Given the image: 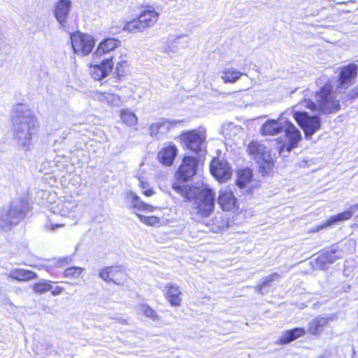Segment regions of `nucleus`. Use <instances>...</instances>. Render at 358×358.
<instances>
[{
    "instance_id": "obj_1",
    "label": "nucleus",
    "mask_w": 358,
    "mask_h": 358,
    "mask_svg": "<svg viewBox=\"0 0 358 358\" xmlns=\"http://www.w3.org/2000/svg\"><path fill=\"white\" fill-rule=\"evenodd\" d=\"M10 121L13 129V138L24 151L32 147L33 136L38 129V122L29 106L19 103L10 111Z\"/></svg>"
},
{
    "instance_id": "obj_2",
    "label": "nucleus",
    "mask_w": 358,
    "mask_h": 358,
    "mask_svg": "<svg viewBox=\"0 0 358 358\" xmlns=\"http://www.w3.org/2000/svg\"><path fill=\"white\" fill-rule=\"evenodd\" d=\"M29 208L27 199L18 198L13 200L9 206L0 210V229L8 231L12 226L17 224L26 216Z\"/></svg>"
},
{
    "instance_id": "obj_3",
    "label": "nucleus",
    "mask_w": 358,
    "mask_h": 358,
    "mask_svg": "<svg viewBox=\"0 0 358 358\" xmlns=\"http://www.w3.org/2000/svg\"><path fill=\"white\" fill-rule=\"evenodd\" d=\"M198 159L193 156H185L177 172L178 182H174L172 185L173 189L183 198L190 200L192 197V193L190 187L184 184V182L193 177L197 172Z\"/></svg>"
},
{
    "instance_id": "obj_4",
    "label": "nucleus",
    "mask_w": 358,
    "mask_h": 358,
    "mask_svg": "<svg viewBox=\"0 0 358 358\" xmlns=\"http://www.w3.org/2000/svg\"><path fill=\"white\" fill-rule=\"evenodd\" d=\"M316 101L305 99L299 103L301 106L314 110L318 109L324 113H331L340 108L339 101L334 99L332 87L327 83L315 94Z\"/></svg>"
},
{
    "instance_id": "obj_5",
    "label": "nucleus",
    "mask_w": 358,
    "mask_h": 358,
    "mask_svg": "<svg viewBox=\"0 0 358 358\" xmlns=\"http://www.w3.org/2000/svg\"><path fill=\"white\" fill-rule=\"evenodd\" d=\"M215 207V194L212 189H202L195 197L192 215L194 219L208 217L213 211Z\"/></svg>"
},
{
    "instance_id": "obj_6",
    "label": "nucleus",
    "mask_w": 358,
    "mask_h": 358,
    "mask_svg": "<svg viewBox=\"0 0 358 358\" xmlns=\"http://www.w3.org/2000/svg\"><path fill=\"white\" fill-rule=\"evenodd\" d=\"M206 130L203 127L184 132L180 136L182 144L196 154L206 150Z\"/></svg>"
},
{
    "instance_id": "obj_7",
    "label": "nucleus",
    "mask_w": 358,
    "mask_h": 358,
    "mask_svg": "<svg viewBox=\"0 0 358 358\" xmlns=\"http://www.w3.org/2000/svg\"><path fill=\"white\" fill-rule=\"evenodd\" d=\"M70 39L73 52L79 56L88 55L95 45V39L92 35L79 31L71 33Z\"/></svg>"
},
{
    "instance_id": "obj_8",
    "label": "nucleus",
    "mask_w": 358,
    "mask_h": 358,
    "mask_svg": "<svg viewBox=\"0 0 358 358\" xmlns=\"http://www.w3.org/2000/svg\"><path fill=\"white\" fill-rule=\"evenodd\" d=\"M78 203V201L72 195H67L50 201L48 208L54 215L66 217L75 212Z\"/></svg>"
},
{
    "instance_id": "obj_9",
    "label": "nucleus",
    "mask_w": 358,
    "mask_h": 358,
    "mask_svg": "<svg viewBox=\"0 0 358 358\" xmlns=\"http://www.w3.org/2000/svg\"><path fill=\"white\" fill-rule=\"evenodd\" d=\"M296 106L292 110L293 117L305 133L306 138H310L321 126L318 116H310L306 112L296 110Z\"/></svg>"
},
{
    "instance_id": "obj_10",
    "label": "nucleus",
    "mask_w": 358,
    "mask_h": 358,
    "mask_svg": "<svg viewBox=\"0 0 358 358\" xmlns=\"http://www.w3.org/2000/svg\"><path fill=\"white\" fill-rule=\"evenodd\" d=\"M248 152L263 169H270L273 166L267 148L264 145L252 141L248 146Z\"/></svg>"
},
{
    "instance_id": "obj_11",
    "label": "nucleus",
    "mask_w": 358,
    "mask_h": 358,
    "mask_svg": "<svg viewBox=\"0 0 358 358\" xmlns=\"http://www.w3.org/2000/svg\"><path fill=\"white\" fill-rule=\"evenodd\" d=\"M114 62L113 57H106L101 59H96L90 66V73L92 78L96 80H101L107 77L113 68Z\"/></svg>"
},
{
    "instance_id": "obj_12",
    "label": "nucleus",
    "mask_w": 358,
    "mask_h": 358,
    "mask_svg": "<svg viewBox=\"0 0 358 358\" xmlns=\"http://www.w3.org/2000/svg\"><path fill=\"white\" fill-rule=\"evenodd\" d=\"M121 44L120 41L115 38H107L101 41L93 53V62L106 57H113V52Z\"/></svg>"
},
{
    "instance_id": "obj_13",
    "label": "nucleus",
    "mask_w": 358,
    "mask_h": 358,
    "mask_svg": "<svg viewBox=\"0 0 358 358\" xmlns=\"http://www.w3.org/2000/svg\"><path fill=\"white\" fill-rule=\"evenodd\" d=\"M287 139V143L280 146V152H282L284 149L290 152L297 146L298 143L301 140L300 131L290 122H286L284 130Z\"/></svg>"
},
{
    "instance_id": "obj_14",
    "label": "nucleus",
    "mask_w": 358,
    "mask_h": 358,
    "mask_svg": "<svg viewBox=\"0 0 358 358\" xmlns=\"http://www.w3.org/2000/svg\"><path fill=\"white\" fill-rule=\"evenodd\" d=\"M99 277L104 281L120 285L126 280L127 274L121 266H109L99 272Z\"/></svg>"
},
{
    "instance_id": "obj_15",
    "label": "nucleus",
    "mask_w": 358,
    "mask_h": 358,
    "mask_svg": "<svg viewBox=\"0 0 358 358\" xmlns=\"http://www.w3.org/2000/svg\"><path fill=\"white\" fill-rule=\"evenodd\" d=\"M217 203L225 211H236L238 208V200L230 188L222 189L220 191Z\"/></svg>"
},
{
    "instance_id": "obj_16",
    "label": "nucleus",
    "mask_w": 358,
    "mask_h": 358,
    "mask_svg": "<svg viewBox=\"0 0 358 358\" xmlns=\"http://www.w3.org/2000/svg\"><path fill=\"white\" fill-rule=\"evenodd\" d=\"M210 170L212 175L221 182L227 180L231 176V166L225 161L213 160L210 165Z\"/></svg>"
},
{
    "instance_id": "obj_17",
    "label": "nucleus",
    "mask_w": 358,
    "mask_h": 358,
    "mask_svg": "<svg viewBox=\"0 0 358 358\" xmlns=\"http://www.w3.org/2000/svg\"><path fill=\"white\" fill-rule=\"evenodd\" d=\"M71 1L69 0H59L54 7V15L62 27H66L67 20L70 15Z\"/></svg>"
},
{
    "instance_id": "obj_18",
    "label": "nucleus",
    "mask_w": 358,
    "mask_h": 358,
    "mask_svg": "<svg viewBox=\"0 0 358 358\" xmlns=\"http://www.w3.org/2000/svg\"><path fill=\"white\" fill-rule=\"evenodd\" d=\"M286 122L282 117L278 120H268L262 124L261 131L264 136L278 135L284 130Z\"/></svg>"
},
{
    "instance_id": "obj_19",
    "label": "nucleus",
    "mask_w": 358,
    "mask_h": 358,
    "mask_svg": "<svg viewBox=\"0 0 358 358\" xmlns=\"http://www.w3.org/2000/svg\"><path fill=\"white\" fill-rule=\"evenodd\" d=\"M358 210V204H355L350 206L349 210H346L341 213H338L336 215L331 216L325 222L321 225L317 226L315 229V231H318L320 229H324V227L331 226L340 221L348 220L350 219L352 216V214L355 213Z\"/></svg>"
},
{
    "instance_id": "obj_20",
    "label": "nucleus",
    "mask_w": 358,
    "mask_h": 358,
    "mask_svg": "<svg viewBox=\"0 0 358 358\" xmlns=\"http://www.w3.org/2000/svg\"><path fill=\"white\" fill-rule=\"evenodd\" d=\"M164 292L166 299L173 306H180L182 301V292L178 286L173 283H167Z\"/></svg>"
},
{
    "instance_id": "obj_21",
    "label": "nucleus",
    "mask_w": 358,
    "mask_h": 358,
    "mask_svg": "<svg viewBox=\"0 0 358 358\" xmlns=\"http://www.w3.org/2000/svg\"><path fill=\"white\" fill-rule=\"evenodd\" d=\"M178 155V148L173 144L170 143L164 146L158 153V159L159 162L166 166H170L173 164L176 157Z\"/></svg>"
},
{
    "instance_id": "obj_22",
    "label": "nucleus",
    "mask_w": 358,
    "mask_h": 358,
    "mask_svg": "<svg viewBox=\"0 0 358 358\" xmlns=\"http://www.w3.org/2000/svg\"><path fill=\"white\" fill-rule=\"evenodd\" d=\"M358 66L355 64H350L344 66L339 75V81L342 87L348 86L351 80L357 76Z\"/></svg>"
},
{
    "instance_id": "obj_23",
    "label": "nucleus",
    "mask_w": 358,
    "mask_h": 358,
    "mask_svg": "<svg viewBox=\"0 0 358 358\" xmlns=\"http://www.w3.org/2000/svg\"><path fill=\"white\" fill-rule=\"evenodd\" d=\"M127 201L132 206L133 208L138 210L146 212H152L156 207L147 204L142 201L140 198L134 192L129 191L126 193Z\"/></svg>"
},
{
    "instance_id": "obj_24",
    "label": "nucleus",
    "mask_w": 358,
    "mask_h": 358,
    "mask_svg": "<svg viewBox=\"0 0 358 358\" xmlns=\"http://www.w3.org/2000/svg\"><path fill=\"white\" fill-rule=\"evenodd\" d=\"M139 19L145 29L151 27L157 22L159 13L152 8L144 10L139 15Z\"/></svg>"
},
{
    "instance_id": "obj_25",
    "label": "nucleus",
    "mask_w": 358,
    "mask_h": 358,
    "mask_svg": "<svg viewBox=\"0 0 358 358\" xmlns=\"http://www.w3.org/2000/svg\"><path fill=\"white\" fill-rule=\"evenodd\" d=\"M94 99L101 102H106L112 106H120L122 103V99L117 94L96 92L94 94Z\"/></svg>"
},
{
    "instance_id": "obj_26",
    "label": "nucleus",
    "mask_w": 358,
    "mask_h": 358,
    "mask_svg": "<svg viewBox=\"0 0 358 358\" xmlns=\"http://www.w3.org/2000/svg\"><path fill=\"white\" fill-rule=\"evenodd\" d=\"M306 334V330L303 328H294L283 332L280 338V343L287 344L296 338H299Z\"/></svg>"
},
{
    "instance_id": "obj_27",
    "label": "nucleus",
    "mask_w": 358,
    "mask_h": 358,
    "mask_svg": "<svg viewBox=\"0 0 358 358\" xmlns=\"http://www.w3.org/2000/svg\"><path fill=\"white\" fill-rule=\"evenodd\" d=\"M9 278L17 281H28L36 278V273L27 269H14L9 273Z\"/></svg>"
},
{
    "instance_id": "obj_28",
    "label": "nucleus",
    "mask_w": 358,
    "mask_h": 358,
    "mask_svg": "<svg viewBox=\"0 0 358 358\" xmlns=\"http://www.w3.org/2000/svg\"><path fill=\"white\" fill-rule=\"evenodd\" d=\"M327 323V318L323 317H317L309 322L308 332L313 335L320 334Z\"/></svg>"
},
{
    "instance_id": "obj_29",
    "label": "nucleus",
    "mask_w": 358,
    "mask_h": 358,
    "mask_svg": "<svg viewBox=\"0 0 358 358\" xmlns=\"http://www.w3.org/2000/svg\"><path fill=\"white\" fill-rule=\"evenodd\" d=\"M186 38L187 36L185 35L171 37L169 40L168 45L165 48V52L169 55L177 52L179 49L185 47V45L182 43L181 41Z\"/></svg>"
},
{
    "instance_id": "obj_30",
    "label": "nucleus",
    "mask_w": 358,
    "mask_h": 358,
    "mask_svg": "<svg viewBox=\"0 0 358 358\" xmlns=\"http://www.w3.org/2000/svg\"><path fill=\"white\" fill-rule=\"evenodd\" d=\"M253 174L250 169H244L238 171L236 185L240 188H244L252 178Z\"/></svg>"
},
{
    "instance_id": "obj_31",
    "label": "nucleus",
    "mask_w": 358,
    "mask_h": 358,
    "mask_svg": "<svg viewBox=\"0 0 358 358\" xmlns=\"http://www.w3.org/2000/svg\"><path fill=\"white\" fill-rule=\"evenodd\" d=\"M242 75H243V73L238 71L233 67H230L224 69L222 71L221 78L225 83H234L236 82Z\"/></svg>"
},
{
    "instance_id": "obj_32",
    "label": "nucleus",
    "mask_w": 358,
    "mask_h": 358,
    "mask_svg": "<svg viewBox=\"0 0 358 358\" xmlns=\"http://www.w3.org/2000/svg\"><path fill=\"white\" fill-rule=\"evenodd\" d=\"M341 252L334 247L328 249L318 257V260L323 263L332 264L341 257Z\"/></svg>"
},
{
    "instance_id": "obj_33",
    "label": "nucleus",
    "mask_w": 358,
    "mask_h": 358,
    "mask_svg": "<svg viewBox=\"0 0 358 358\" xmlns=\"http://www.w3.org/2000/svg\"><path fill=\"white\" fill-rule=\"evenodd\" d=\"M120 119L123 123L129 127L136 126L138 122V117L130 110L124 108L120 110Z\"/></svg>"
},
{
    "instance_id": "obj_34",
    "label": "nucleus",
    "mask_w": 358,
    "mask_h": 358,
    "mask_svg": "<svg viewBox=\"0 0 358 358\" xmlns=\"http://www.w3.org/2000/svg\"><path fill=\"white\" fill-rule=\"evenodd\" d=\"M124 31H127L130 33L142 32L145 29L141 22L138 16L136 18L133 19L129 22H127L123 27Z\"/></svg>"
},
{
    "instance_id": "obj_35",
    "label": "nucleus",
    "mask_w": 358,
    "mask_h": 358,
    "mask_svg": "<svg viewBox=\"0 0 358 358\" xmlns=\"http://www.w3.org/2000/svg\"><path fill=\"white\" fill-rule=\"evenodd\" d=\"M52 283L54 282L50 280H41L33 285V290L35 293L40 294L46 293L52 289Z\"/></svg>"
},
{
    "instance_id": "obj_36",
    "label": "nucleus",
    "mask_w": 358,
    "mask_h": 358,
    "mask_svg": "<svg viewBox=\"0 0 358 358\" xmlns=\"http://www.w3.org/2000/svg\"><path fill=\"white\" fill-rule=\"evenodd\" d=\"M182 121H173L166 118H160V137L176 127Z\"/></svg>"
},
{
    "instance_id": "obj_37",
    "label": "nucleus",
    "mask_w": 358,
    "mask_h": 358,
    "mask_svg": "<svg viewBox=\"0 0 358 358\" xmlns=\"http://www.w3.org/2000/svg\"><path fill=\"white\" fill-rule=\"evenodd\" d=\"M138 312L140 313H143L147 317H149L150 319H151L152 320H158V315L156 313V311L155 310H153L152 308H150L147 304L140 305L138 306Z\"/></svg>"
},
{
    "instance_id": "obj_38",
    "label": "nucleus",
    "mask_w": 358,
    "mask_h": 358,
    "mask_svg": "<svg viewBox=\"0 0 358 358\" xmlns=\"http://www.w3.org/2000/svg\"><path fill=\"white\" fill-rule=\"evenodd\" d=\"M279 278H280V275L277 273H273L269 275H267L266 277H265L264 278V280L262 282V284L259 287H256V289L258 291V292L263 294H264V292H263L264 288L266 286H270L271 285L270 283L271 282H273L275 280H278Z\"/></svg>"
},
{
    "instance_id": "obj_39",
    "label": "nucleus",
    "mask_w": 358,
    "mask_h": 358,
    "mask_svg": "<svg viewBox=\"0 0 358 358\" xmlns=\"http://www.w3.org/2000/svg\"><path fill=\"white\" fill-rule=\"evenodd\" d=\"M83 271V268L78 266H71L67 268L64 272V275L66 278L70 279H76L78 278L82 272Z\"/></svg>"
},
{
    "instance_id": "obj_40",
    "label": "nucleus",
    "mask_w": 358,
    "mask_h": 358,
    "mask_svg": "<svg viewBox=\"0 0 358 358\" xmlns=\"http://www.w3.org/2000/svg\"><path fill=\"white\" fill-rule=\"evenodd\" d=\"M160 119L152 123L149 127V134L151 137L160 139Z\"/></svg>"
},
{
    "instance_id": "obj_41",
    "label": "nucleus",
    "mask_w": 358,
    "mask_h": 358,
    "mask_svg": "<svg viewBox=\"0 0 358 358\" xmlns=\"http://www.w3.org/2000/svg\"><path fill=\"white\" fill-rule=\"evenodd\" d=\"M140 221L148 225H155L159 223V219L156 216H145L141 214H136Z\"/></svg>"
},
{
    "instance_id": "obj_42",
    "label": "nucleus",
    "mask_w": 358,
    "mask_h": 358,
    "mask_svg": "<svg viewBox=\"0 0 358 358\" xmlns=\"http://www.w3.org/2000/svg\"><path fill=\"white\" fill-rule=\"evenodd\" d=\"M124 65H126V62H124V61L117 63V64L116 73H117V76L119 78L124 76L125 74V71L123 69V67L124 66Z\"/></svg>"
},
{
    "instance_id": "obj_43",
    "label": "nucleus",
    "mask_w": 358,
    "mask_h": 358,
    "mask_svg": "<svg viewBox=\"0 0 358 358\" xmlns=\"http://www.w3.org/2000/svg\"><path fill=\"white\" fill-rule=\"evenodd\" d=\"M63 226H64V224H62V223H54L53 222V218L52 217H50L49 218V224H46V228L47 229H50L53 231L55 229H57L58 227H63Z\"/></svg>"
},
{
    "instance_id": "obj_44",
    "label": "nucleus",
    "mask_w": 358,
    "mask_h": 358,
    "mask_svg": "<svg viewBox=\"0 0 358 358\" xmlns=\"http://www.w3.org/2000/svg\"><path fill=\"white\" fill-rule=\"evenodd\" d=\"M348 95L351 99L357 97L358 96V86H355L352 90H351Z\"/></svg>"
},
{
    "instance_id": "obj_45",
    "label": "nucleus",
    "mask_w": 358,
    "mask_h": 358,
    "mask_svg": "<svg viewBox=\"0 0 358 358\" xmlns=\"http://www.w3.org/2000/svg\"><path fill=\"white\" fill-rule=\"evenodd\" d=\"M64 291V288L62 287L57 286L52 290V294L53 296H57L62 294V292Z\"/></svg>"
},
{
    "instance_id": "obj_46",
    "label": "nucleus",
    "mask_w": 358,
    "mask_h": 358,
    "mask_svg": "<svg viewBox=\"0 0 358 358\" xmlns=\"http://www.w3.org/2000/svg\"><path fill=\"white\" fill-rule=\"evenodd\" d=\"M140 184L139 186L142 189V192H143L144 190L150 187L149 184L147 182L143 181L141 179L139 180Z\"/></svg>"
},
{
    "instance_id": "obj_47",
    "label": "nucleus",
    "mask_w": 358,
    "mask_h": 358,
    "mask_svg": "<svg viewBox=\"0 0 358 358\" xmlns=\"http://www.w3.org/2000/svg\"><path fill=\"white\" fill-rule=\"evenodd\" d=\"M143 193L146 196H150L153 195L154 192H153V190H152V188L148 187V189H146L145 190H144Z\"/></svg>"
},
{
    "instance_id": "obj_48",
    "label": "nucleus",
    "mask_w": 358,
    "mask_h": 358,
    "mask_svg": "<svg viewBox=\"0 0 358 358\" xmlns=\"http://www.w3.org/2000/svg\"><path fill=\"white\" fill-rule=\"evenodd\" d=\"M71 257H66L61 259L62 264H69L71 262Z\"/></svg>"
},
{
    "instance_id": "obj_49",
    "label": "nucleus",
    "mask_w": 358,
    "mask_h": 358,
    "mask_svg": "<svg viewBox=\"0 0 358 358\" xmlns=\"http://www.w3.org/2000/svg\"><path fill=\"white\" fill-rule=\"evenodd\" d=\"M70 134V129H68L67 131H64L63 133H62V138L64 139L66 138L67 136Z\"/></svg>"
},
{
    "instance_id": "obj_50",
    "label": "nucleus",
    "mask_w": 358,
    "mask_h": 358,
    "mask_svg": "<svg viewBox=\"0 0 358 358\" xmlns=\"http://www.w3.org/2000/svg\"><path fill=\"white\" fill-rule=\"evenodd\" d=\"M320 358H324L323 357H320Z\"/></svg>"
},
{
    "instance_id": "obj_51",
    "label": "nucleus",
    "mask_w": 358,
    "mask_h": 358,
    "mask_svg": "<svg viewBox=\"0 0 358 358\" xmlns=\"http://www.w3.org/2000/svg\"><path fill=\"white\" fill-rule=\"evenodd\" d=\"M357 62H358V59H357Z\"/></svg>"
}]
</instances>
